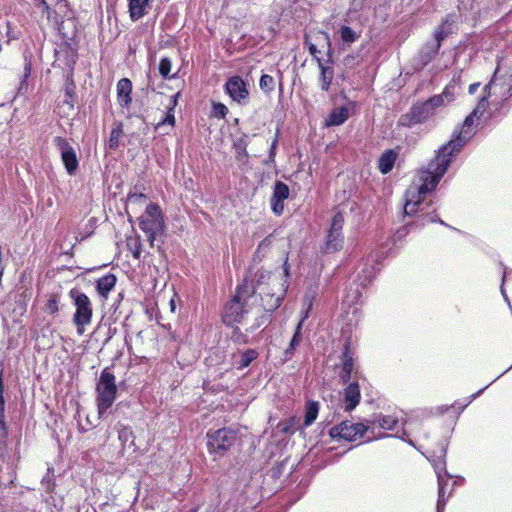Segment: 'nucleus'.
Wrapping results in <instances>:
<instances>
[{
    "label": "nucleus",
    "instance_id": "nucleus-1",
    "mask_svg": "<svg viewBox=\"0 0 512 512\" xmlns=\"http://www.w3.org/2000/svg\"><path fill=\"white\" fill-rule=\"evenodd\" d=\"M487 108L488 98L486 95H483L473 111L465 118L461 129L459 131L454 130L450 141L439 148L435 158L429 162L426 169L419 171L417 178L408 188L404 214L413 215L420 212L417 215L415 224L423 226L428 222H439L445 225L442 220L424 213V208L421 207L422 200L436 188L450 166L453 157L475 135L479 121L484 116Z\"/></svg>",
    "mask_w": 512,
    "mask_h": 512
},
{
    "label": "nucleus",
    "instance_id": "nucleus-2",
    "mask_svg": "<svg viewBox=\"0 0 512 512\" xmlns=\"http://www.w3.org/2000/svg\"><path fill=\"white\" fill-rule=\"evenodd\" d=\"M139 228L147 235L151 247L158 236L164 234L166 225L160 206L156 203L147 205L144 214L138 218Z\"/></svg>",
    "mask_w": 512,
    "mask_h": 512
},
{
    "label": "nucleus",
    "instance_id": "nucleus-3",
    "mask_svg": "<svg viewBox=\"0 0 512 512\" xmlns=\"http://www.w3.org/2000/svg\"><path fill=\"white\" fill-rule=\"evenodd\" d=\"M69 298L75 307L72 322L76 327L78 335L85 332L86 326L90 325L93 317V305L90 298L78 288H72Z\"/></svg>",
    "mask_w": 512,
    "mask_h": 512
},
{
    "label": "nucleus",
    "instance_id": "nucleus-4",
    "mask_svg": "<svg viewBox=\"0 0 512 512\" xmlns=\"http://www.w3.org/2000/svg\"><path fill=\"white\" fill-rule=\"evenodd\" d=\"M95 392L98 414L102 417L112 407L117 395L116 378L108 369L101 372Z\"/></svg>",
    "mask_w": 512,
    "mask_h": 512
},
{
    "label": "nucleus",
    "instance_id": "nucleus-5",
    "mask_svg": "<svg viewBox=\"0 0 512 512\" xmlns=\"http://www.w3.org/2000/svg\"><path fill=\"white\" fill-rule=\"evenodd\" d=\"M250 296L251 288L248 284L237 287L235 295L226 303L223 310L222 320L227 326H233L242 321L247 313L245 304Z\"/></svg>",
    "mask_w": 512,
    "mask_h": 512
},
{
    "label": "nucleus",
    "instance_id": "nucleus-6",
    "mask_svg": "<svg viewBox=\"0 0 512 512\" xmlns=\"http://www.w3.org/2000/svg\"><path fill=\"white\" fill-rule=\"evenodd\" d=\"M207 446L211 454L224 455L236 442L237 432L231 428H221L207 433Z\"/></svg>",
    "mask_w": 512,
    "mask_h": 512
},
{
    "label": "nucleus",
    "instance_id": "nucleus-7",
    "mask_svg": "<svg viewBox=\"0 0 512 512\" xmlns=\"http://www.w3.org/2000/svg\"><path fill=\"white\" fill-rule=\"evenodd\" d=\"M512 90V79L511 77H497L496 72L494 73L491 81L485 85L483 92L487 98L492 99V103L500 105L503 101L509 98Z\"/></svg>",
    "mask_w": 512,
    "mask_h": 512
},
{
    "label": "nucleus",
    "instance_id": "nucleus-8",
    "mask_svg": "<svg viewBox=\"0 0 512 512\" xmlns=\"http://www.w3.org/2000/svg\"><path fill=\"white\" fill-rule=\"evenodd\" d=\"M53 144L60 152L61 160L68 175H75L79 167V161L75 149L66 138L61 136L55 137L53 139Z\"/></svg>",
    "mask_w": 512,
    "mask_h": 512
},
{
    "label": "nucleus",
    "instance_id": "nucleus-9",
    "mask_svg": "<svg viewBox=\"0 0 512 512\" xmlns=\"http://www.w3.org/2000/svg\"><path fill=\"white\" fill-rule=\"evenodd\" d=\"M369 427L363 423H352L343 421L330 429V436L333 439H344L347 441H356L364 436Z\"/></svg>",
    "mask_w": 512,
    "mask_h": 512
},
{
    "label": "nucleus",
    "instance_id": "nucleus-10",
    "mask_svg": "<svg viewBox=\"0 0 512 512\" xmlns=\"http://www.w3.org/2000/svg\"><path fill=\"white\" fill-rule=\"evenodd\" d=\"M343 224L344 217L342 213H336L330 224L325 241L324 252L333 253L342 249L344 242V237L342 235Z\"/></svg>",
    "mask_w": 512,
    "mask_h": 512
},
{
    "label": "nucleus",
    "instance_id": "nucleus-11",
    "mask_svg": "<svg viewBox=\"0 0 512 512\" xmlns=\"http://www.w3.org/2000/svg\"><path fill=\"white\" fill-rule=\"evenodd\" d=\"M376 268L374 266H371L369 268H363L361 272L357 275V283H355V287H351L344 298V301L346 303L355 304L358 303L362 297V292L360 290L361 288L366 287L376 276Z\"/></svg>",
    "mask_w": 512,
    "mask_h": 512
},
{
    "label": "nucleus",
    "instance_id": "nucleus-12",
    "mask_svg": "<svg viewBox=\"0 0 512 512\" xmlns=\"http://www.w3.org/2000/svg\"><path fill=\"white\" fill-rule=\"evenodd\" d=\"M434 115L426 100L413 105L407 114L401 116L399 123L403 126L410 127L415 124L423 123Z\"/></svg>",
    "mask_w": 512,
    "mask_h": 512
},
{
    "label": "nucleus",
    "instance_id": "nucleus-13",
    "mask_svg": "<svg viewBox=\"0 0 512 512\" xmlns=\"http://www.w3.org/2000/svg\"><path fill=\"white\" fill-rule=\"evenodd\" d=\"M341 362L342 364L341 370L339 372V378L343 384L352 381L358 382L362 378V373L359 371V368L349 351L348 345L345 346V349L342 353Z\"/></svg>",
    "mask_w": 512,
    "mask_h": 512
},
{
    "label": "nucleus",
    "instance_id": "nucleus-14",
    "mask_svg": "<svg viewBox=\"0 0 512 512\" xmlns=\"http://www.w3.org/2000/svg\"><path fill=\"white\" fill-rule=\"evenodd\" d=\"M456 98V86L454 83H449L445 86L441 94L430 97L427 102L431 110L436 114L437 110L452 103Z\"/></svg>",
    "mask_w": 512,
    "mask_h": 512
},
{
    "label": "nucleus",
    "instance_id": "nucleus-15",
    "mask_svg": "<svg viewBox=\"0 0 512 512\" xmlns=\"http://www.w3.org/2000/svg\"><path fill=\"white\" fill-rule=\"evenodd\" d=\"M435 471H436L437 480H438V500H437V505H436V512H444L446 502L452 493L450 491L446 497V487L448 484V479L451 476L447 475L445 468L440 467L439 465H435Z\"/></svg>",
    "mask_w": 512,
    "mask_h": 512
},
{
    "label": "nucleus",
    "instance_id": "nucleus-16",
    "mask_svg": "<svg viewBox=\"0 0 512 512\" xmlns=\"http://www.w3.org/2000/svg\"><path fill=\"white\" fill-rule=\"evenodd\" d=\"M361 400L360 386L357 381L346 383L343 390V409L347 412L354 410Z\"/></svg>",
    "mask_w": 512,
    "mask_h": 512
},
{
    "label": "nucleus",
    "instance_id": "nucleus-17",
    "mask_svg": "<svg viewBox=\"0 0 512 512\" xmlns=\"http://www.w3.org/2000/svg\"><path fill=\"white\" fill-rule=\"evenodd\" d=\"M289 197V188L288 186L281 182L277 181L274 185L273 194L270 200L272 211L276 215H281L284 210V201Z\"/></svg>",
    "mask_w": 512,
    "mask_h": 512
},
{
    "label": "nucleus",
    "instance_id": "nucleus-18",
    "mask_svg": "<svg viewBox=\"0 0 512 512\" xmlns=\"http://www.w3.org/2000/svg\"><path fill=\"white\" fill-rule=\"evenodd\" d=\"M456 16L449 14L443 20L442 23L434 31V41L440 43L453 33H456Z\"/></svg>",
    "mask_w": 512,
    "mask_h": 512
},
{
    "label": "nucleus",
    "instance_id": "nucleus-19",
    "mask_svg": "<svg viewBox=\"0 0 512 512\" xmlns=\"http://www.w3.org/2000/svg\"><path fill=\"white\" fill-rule=\"evenodd\" d=\"M225 87L229 96L235 101L240 102L242 99H245L248 96V91L246 89L245 83L238 76L230 78L226 82Z\"/></svg>",
    "mask_w": 512,
    "mask_h": 512
},
{
    "label": "nucleus",
    "instance_id": "nucleus-20",
    "mask_svg": "<svg viewBox=\"0 0 512 512\" xmlns=\"http://www.w3.org/2000/svg\"><path fill=\"white\" fill-rule=\"evenodd\" d=\"M132 83L128 78H122L117 83V99L122 107H128L131 102Z\"/></svg>",
    "mask_w": 512,
    "mask_h": 512
},
{
    "label": "nucleus",
    "instance_id": "nucleus-21",
    "mask_svg": "<svg viewBox=\"0 0 512 512\" xmlns=\"http://www.w3.org/2000/svg\"><path fill=\"white\" fill-rule=\"evenodd\" d=\"M150 0H128L129 17L133 22L138 21L148 13Z\"/></svg>",
    "mask_w": 512,
    "mask_h": 512
},
{
    "label": "nucleus",
    "instance_id": "nucleus-22",
    "mask_svg": "<svg viewBox=\"0 0 512 512\" xmlns=\"http://www.w3.org/2000/svg\"><path fill=\"white\" fill-rule=\"evenodd\" d=\"M117 279L112 273L100 277L96 281V291L103 299H107L109 293L114 289Z\"/></svg>",
    "mask_w": 512,
    "mask_h": 512
},
{
    "label": "nucleus",
    "instance_id": "nucleus-23",
    "mask_svg": "<svg viewBox=\"0 0 512 512\" xmlns=\"http://www.w3.org/2000/svg\"><path fill=\"white\" fill-rule=\"evenodd\" d=\"M398 152L394 149L384 151L378 160V169L382 174L389 173L397 160Z\"/></svg>",
    "mask_w": 512,
    "mask_h": 512
},
{
    "label": "nucleus",
    "instance_id": "nucleus-24",
    "mask_svg": "<svg viewBox=\"0 0 512 512\" xmlns=\"http://www.w3.org/2000/svg\"><path fill=\"white\" fill-rule=\"evenodd\" d=\"M316 62L320 69L321 89L328 91L334 77V70L331 66L326 65L321 58H316Z\"/></svg>",
    "mask_w": 512,
    "mask_h": 512
},
{
    "label": "nucleus",
    "instance_id": "nucleus-25",
    "mask_svg": "<svg viewBox=\"0 0 512 512\" xmlns=\"http://www.w3.org/2000/svg\"><path fill=\"white\" fill-rule=\"evenodd\" d=\"M349 118V109L347 107H337L331 111L326 119V126H339Z\"/></svg>",
    "mask_w": 512,
    "mask_h": 512
},
{
    "label": "nucleus",
    "instance_id": "nucleus-26",
    "mask_svg": "<svg viewBox=\"0 0 512 512\" xmlns=\"http://www.w3.org/2000/svg\"><path fill=\"white\" fill-rule=\"evenodd\" d=\"M8 427L5 422V398H4V380L3 372H0V437L6 438Z\"/></svg>",
    "mask_w": 512,
    "mask_h": 512
},
{
    "label": "nucleus",
    "instance_id": "nucleus-27",
    "mask_svg": "<svg viewBox=\"0 0 512 512\" xmlns=\"http://www.w3.org/2000/svg\"><path fill=\"white\" fill-rule=\"evenodd\" d=\"M178 97L179 93H176L169 97L168 112L164 119L158 122L156 129H161L165 125H169L170 127H173L175 125L174 108L177 105Z\"/></svg>",
    "mask_w": 512,
    "mask_h": 512
},
{
    "label": "nucleus",
    "instance_id": "nucleus-28",
    "mask_svg": "<svg viewBox=\"0 0 512 512\" xmlns=\"http://www.w3.org/2000/svg\"><path fill=\"white\" fill-rule=\"evenodd\" d=\"M441 45L436 41L427 43L420 52V59L424 65L431 62L438 54Z\"/></svg>",
    "mask_w": 512,
    "mask_h": 512
},
{
    "label": "nucleus",
    "instance_id": "nucleus-29",
    "mask_svg": "<svg viewBox=\"0 0 512 512\" xmlns=\"http://www.w3.org/2000/svg\"><path fill=\"white\" fill-rule=\"evenodd\" d=\"M398 422L399 420L395 416L379 415L378 418L374 420L372 424H377L379 428L384 430H393L397 426Z\"/></svg>",
    "mask_w": 512,
    "mask_h": 512
},
{
    "label": "nucleus",
    "instance_id": "nucleus-30",
    "mask_svg": "<svg viewBox=\"0 0 512 512\" xmlns=\"http://www.w3.org/2000/svg\"><path fill=\"white\" fill-rule=\"evenodd\" d=\"M307 317H308V311L305 313V315L303 316V318L300 320V322L298 323V325L296 327V331L291 339L289 347L285 350L286 356H288L289 354H292L294 352V350L296 349V347L301 342V330H302L303 323Z\"/></svg>",
    "mask_w": 512,
    "mask_h": 512
},
{
    "label": "nucleus",
    "instance_id": "nucleus-31",
    "mask_svg": "<svg viewBox=\"0 0 512 512\" xmlns=\"http://www.w3.org/2000/svg\"><path fill=\"white\" fill-rule=\"evenodd\" d=\"M319 412V404L315 401H311L307 404L305 410L304 425L310 426L317 418Z\"/></svg>",
    "mask_w": 512,
    "mask_h": 512
},
{
    "label": "nucleus",
    "instance_id": "nucleus-32",
    "mask_svg": "<svg viewBox=\"0 0 512 512\" xmlns=\"http://www.w3.org/2000/svg\"><path fill=\"white\" fill-rule=\"evenodd\" d=\"M60 295L50 294L45 304L44 311L50 315H55L59 312Z\"/></svg>",
    "mask_w": 512,
    "mask_h": 512
},
{
    "label": "nucleus",
    "instance_id": "nucleus-33",
    "mask_svg": "<svg viewBox=\"0 0 512 512\" xmlns=\"http://www.w3.org/2000/svg\"><path fill=\"white\" fill-rule=\"evenodd\" d=\"M126 245L128 250L132 253L135 259H139L141 256V240L139 237L127 238Z\"/></svg>",
    "mask_w": 512,
    "mask_h": 512
},
{
    "label": "nucleus",
    "instance_id": "nucleus-34",
    "mask_svg": "<svg viewBox=\"0 0 512 512\" xmlns=\"http://www.w3.org/2000/svg\"><path fill=\"white\" fill-rule=\"evenodd\" d=\"M122 134H123V130H122L121 124L112 128L110 137L108 140V146L110 149L115 150L118 148L119 141H120Z\"/></svg>",
    "mask_w": 512,
    "mask_h": 512
},
{
    "label": "nucleus",
    "instance_id": "nucleus-35",
    "mask_svg": "<svg viewBox=\"0 0 512 512\" xmlns=\"http://www.w3.org/2000/svg\"><path fill=\"white\" fill-rule=\"evenodd\" d=\"M258 357V352L254 349L246 350L241 354L240 362H239V368H246L248 367L253 360H255Z\"/></svg>",
    "mask_w": 512,
    "mask_h": 512
},
{
    "label": "nucleus",
    "instance_id": "nucleus-36",
    "mask_svg": "<svg viewBox=\"0 0 512 512\" xmlns=\"http://www.w3.org/2000/svg\"><path fill=\"white\" fill-rule=\"evenodd\" d=\"M340 37L344 43L352 44L358 39V35L349 26H342L340 29Z\"/></svg>",
    "mask_w": 512,
    "mask_h": 512
},
{
    "label": "nucleus",
    "instance_id": "nucleus-37",
    "mask_svg": "<svg viewBox=\"0 0 512 512\" xmlns=\"http://www.w3.org/2000/svg\"><path fill=\"white\" fill-rule=\"evenodd\" d=\"M137 187H134V191H130L127 195V204H142L146 201L147 196L142 192H137Z\"/></svg>",
    "mask_w": 512,
    "mask_h": 512
},
{
    "label": "nucleus",
    "instance_id": "nucleus-38",
    "mask_svg": "<svg viewBox=\"0 0 512 512\" xmlns=\"http://www.w3.org/2000/svg\"><path fill=\"white\" fill-rule=\"evenodd\" d=\"M171 68H172V62H171L170 58H168V57L161 58L160 63H159V73L163 78L168 79V78L173 77L170 75Z\"/></svg>",
    "mask_w": 512,
    "mask_h": 512
},
{
    "label": "nucleus",
    "instance_id": "nucleus-39",
    "mask_svg": "<svg viewBox=\"0 0 512 512\" xmlns=\"http://www.w3.org/2000/svg\"><path fill=\"white\" fill-rule=\"evenodd\" d=\"M118 438L122 442L123 445H125L128 442L133 444L134 437H133L132 429L128 426L121 427L118 431Z\"/></svg>",
    "mask_w": 512,
    "mask_h": 512
},
{
    "label": "nucleus",
    "instance_id": "nucleus-40",
    "mask_svg": "<svg viewBox=\"0 0 512 512\" xmlns=\"http://www.w3.org/2000/svg\"><path fill=\"white\" fill-rule=\"evenodd\" d=\"M259 85H260L261 90H263L266 93H269V92L273 91V89H274V85H275L274 79L272 76H270L268 74H264L260 78Z\"/></svg>",
    "mask_w": 512,
    "mask_h": 512
},
{
    "label": "nucleus",
    "instance_id": "nucleus-41",
    "mask_svg": "<svg viewBox=\"0 0 512 512\" xmlns=\"http://www.w3.org/2000/svg\"><path fill=\"white\" fill-rule=\"evenodd\" d=\"M42 487L46 492H52L55 486L53 475L48 471L41 481Z\"/></svg>",
    "mask_w": 512,
    "mask_h": 512
},
{
    "label": "nucleus",
    "instance_id": "nucleus-42",
    "mask_svg": "<svg viewBox=\"0 0 512 512\" xmlns=\"http://www.w3.org/2000/svg\"><path fill=\"white\" fill-rule=\"evenodd\" d=\"M228 113V108L222 103H216L213 105V115L216 118H224Z\"/></svg>",
    "mask_w": 512,
    "mask_h": 512
},
{
    "label": "nucleus",
    "instance_id": "nucleus-43",
    "mask_svg": "<svg viewBox=\"0 0 512 512\" xmlns=\"http://www.w3.org/2000/svg\"><path fill=\"white\" fill-rule=\"evenodd\" d=\"M270 314L269 313H264L262 314L259 318H257L256 320V323L255 325L252 327V329H256V328H259L260 326H262L263 324H265L266 322H269L270 321Z\"/></svg>",
    "mask_w": 512,
    "mask_h": 512
},
{
    "label": "nucleus",
    "instance_id": "nucleus-44",
    "mask_svg": "<svg viewBox=\"0 0 512 512\" xmlns=\"http://www.w3.org/2000/svg\"><path fill=\"white\" fill-rule=\"evenodd\" d=\"M512 271L506 267V266H503V276H502V284H501V293L503 295V297L505 298V300H508L507 296H506V292L504 290V282H505V279L507 278V276L509 274H511Z\"/></svg>",
    "mask_w": 512,
    "mask_h": 512
},
{
    "label": "nucleus",
    "instance_id": "nucleus-45",
    "mask_svg": "<svg viewBox=\"0 0 512 512\" xmlns=\"http://www.w3.org/2000/svg\"><path fill=\"white\" fill-rule=\"evenodd\" d=\"M305 44L308 45V49H309V52L310 54L316 59V58H319L317 56V54L319 53V50L317 49L316 45L311 43V42H308V38L306 37L305 38Z\"/></svg>",
    "mask_w": 512,
    "mask_h": 512
},
{
    "label": "nucleus",
    "instance_id": "nucleus-46",
    "mask_svg": "<svg viewBox=\"0 0 512 512\" xmlns=\"http://www.w3.org/2000/svg\"><path fill=\"white\" fill-rule=\"evenodd\" d=\"M31 70H32L31 60L28 59L27 57H25V61H24V80L27 79L30 76Z\"/></svg>",
    "mask_w": 512,
    "mask_h": 512
},
{
    "label": "nucleus",
    "instance_id": "nucleus-47",
    "mask_svg": "<svg viewBox=\"0 0 512 512\" xmlns=\"http://www.w3.org/2000/svg\"><path fill=\"white\" fill-rule=\"evenodd\" d=\"M271 299H272L273 303H271L269 305V308H268L269 311H273V310L277 309L280 306L281 301H282V297L281 296H277V297L273 298V296H271Z\"/></svg>",
    "mask_w": 512,
    "mask_h": 512
},
{
    "label": "nucleus",
    "instance_id": "nucleus-48",
    "mask_svg": "<svg viewBox=\"0 0 512 512\" xmlns=\"http://www.w3.org/2000/svg\"><path fill=\"white\" fill-rule=\"evenodd\" d=\"M320 35H321V36L324 38V40L326 41V44H327L328 50L330 51V48H331V42H330L329 34H328V33H325V32H320Z\"/></svg>",
    "mask_w": 512,
    "mask_h": 512
},
{
    "label": "nucleus",
    "instance_id": "nucleus-49",
    "mask_svg": "<svg viewBox=\"0 0 512 512\" xmlns=\"http://www.w3.org/2000/svg\"><path fill=\"white\" fill-rule=\"evenodd\" d=\"M479 86H480V83L471 84L468 88L469 93L474 94L477 91V89L479 88Z\"/></svg>",
    "mask_w": 512,
    "mask_h": 512
},
{
    "label": "nucleus",
    "instance_id": "nucleus-50",
    "mask_svg": "<svg viewBox=\"0 0 512 512\" xmlns=\"http://www.w3.org/2000/svg\"><path fill=\"white\" fill-rule=\"evenodd\" d=\"M65 97L67 98V99L65 100V102H66V103H69V102H70V100L72 99V94H71V91H70L69 89H66V91H65Z\"/></svg>",
    "mask_w": 512,
    "mask_h": 512
},
{
    "label": "nucleus",
    "instance_id": "nucleus-51",
    "mask_svg": "<svg viewBox=\"0 0 512 512\" xmlns=\"http://www.w3.org/2000/svg\"><path fill=\"white\" fill-rule=\"evenodd\" d=\"M486 389V387L480 389L478 392H476L475 394H473L471 396L472 399H475L477 396H479L484 390Z\"/></svg>",
    "mask_w": 512,
    "mask_h": 512
},
{
    "label": "nucleus",
    "instance_id": "nucleus-52",
    "mask_svg": "<svg viewBox=\"0 0 512 512\" xmlns=\"http://www.w3.org/2000/svg\"><path fill=\"white\" fill-rule=\"evenodd\" d=\"M446 455V445L445 444H442L441 446V457H445Z\"/></svg>",
    "mask_w": 512,
    "mask_h": 512
},
{
    "label": "nucleus",
    "instance_id": "nucleus-53",
    "mask_svg": "<svg viewBox=\"0 0 512 512\" xmlns=\"http://www.w3.org/2000/svg\"><path fill=\"white\" fill-rule=\"evenodd\" d=\"M267 240H268V239L266 238V239H264L261 243H259V248H260V247H262V246H264Z\"/></svg>",
    "mask_w": 512,
    "mask_h": 512
},
{
    "label": "nucleus",
    "instance_id": "nucleus-54",
    "mask_svg": "<svg viewBox=\"0 0 512 512\" xmlns=\"http://www.w3.org/2000/svg\"><path fill=\"white\" fill-rule=\"evenodd\" d=\"M493 383H495V380H492L489 382V384L486 386V388L489 386V385H492Z\"/></svg>",
    "mask_w": 512,
    "mask_h": 512
},
{
    "label": "nucleus",
    "instance_id": "nucleus-55",
    "mask_svg": "<svg viewBox=\"0 0 512 512\" xmlns=\"http://www.w3.org/2000/svg\"><path fill=\"white\" fill-rule=\"evenodd\" d=\"M493 383H495V380H492L489 382V384L486 386V388L489 386V385H492Z\"/></svg>",
    "mask_w": 512,
    "mask_h": 512
},
{
    "label": "nucleus",
    "instance_id": "nucleus-56",
    "mask_svg": "<svg viewBox=\"0 0 512 512\" xmlns=\"http://www.w3.org/2000/svg\"><path fill=\"white\" fill-rule=\"evenodd\" d=\"M493 383H495V380H492L489 382V384L486 386V388L489 386V385H492Z\"/></svg>",
    "mask_w": 512,
    "mask_h": 512
},
{
    "label": "nucleus",
    "instance_id": "nucleus-57",
    "mask_svg": "<svg viewBox=\"0 0 512 512\" xmlns=\"http://www.w3.org/2000/svg\"><path fill=\"white\" fill-rule=\"evenodd\" d=\"M281 430L286 432L287 431V426L282 427Z\"/></svg>",
    "mask_w": 512,
    "mask_h": 512
},
{
    "label": "nucleus",
    "instance_id": "nucleus-58",
    "mask_svg": "<svg viewBox=\"0 0 512 512\" xmlns=\"http://www.w3.org/2000/svg\"><path fill=\"white\" fill-rule=\"evenodd\" d=\"M42 4L47 8V4H46V1L45 0H42Z\"/></svg>",
    "mask_w": 512,
    "mask_h": 512
},
{
    "label": "nucleus",
    "instance_id": "nucleus-59",
    "mask_svg": "<svg viewBox=\"0 0 512 512\" xmlns=\"http://www.w3.org/2000/svg\"><path fill=\"white\" fill-rule=\"evenodd\" d=\"M275 144H276V141H274L273 144H272V150H274Z\"/></svg>",
    "mask_w": 512,
    "mask_h": 512
},
{
    "label": "nucleus",
    "instance_id": "nucleus-60",
    "mask_svg": "<svg viewBox=\"0 0 512 512\" xmlns=\"http://www.w3.org/2000/svg\"><path fill=\"white\" fill-rule=\"evenodd\" d=\"M502 376H503V373H500V374L497 376V379H500Z\"/></svg>",
    "mask_w": 512,
    "mask_h": 512
},
{
    "label": "nucleus",
    "instance_id": "nucleus-61",
    "mask_svg": "<svg viewBox=\"0 0 512 512\" xmlns=\"http://www.w3.org/2000/svg\"><path fill=\"white\" fill-rule=\"evenodd\" d=\"M502 376H503V373H500V374L497 376V379H500Z\"/></svg>",
    "mask_w": 512,
    "mask_h": 512
},
{
    "label": "nucleus",
    "instance_id": "nucleus-62",
    "mask_svg": "<svg viewBox=\"0 0 512 512\" xmlns=\"http://www.w3.org/2000/svg\"><path fill=\"white\" fill-rule=\"evenodd\" d=\"M502 376H503V373H500V374L497 376V379H500Z\"/></svg>",
    "mask_w": 512,
    "mask_h": 512
},
{
    "label": "nucleus",
    "instance_id": "nucleus-63",
    "mask_svg": "<svg viewBox=\"0 0 512 512\" xmlns=\"http://www.w3.org/2000/svg\"><path fill=\"white\" fill-rule=\"evenodd\" d=\"M502 376H503V373H500V374L497 376V379H500Z\"/></svg>",
    "mask_w": 512,
    "mask_h": 512
}]
</instances>
